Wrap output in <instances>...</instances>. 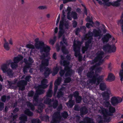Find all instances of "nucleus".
Masks as SVG:
<instances>
[{
    "mask_svg": "<svg viewBox=\"0 0 123 123\" xmlns=\"http://www.w3.org/2000/svg\"><path fill=\"white\" fill-rule=\"evenodd\" d=\"M39 39L37 38L35 39V47L37 49H40V52L42 54L40 56V59H42L41 64L40 66L39 69L40 71L43 72L44 70V75L45 77H48L51 73V69L45 67L48 66L49 64V60L45 59L49 55V52L50 51V47L48 46L45 44L44 42L41 41H39Z\"/></svg>",
    "mask_w": 123,
    "mask_h": 123,
    "instance_id": "1",
    "label": "nucleus"
},
{
    "mask_svg": "<svg viewBox=\"0 0 123 123\" xmlns=\"http://www.w3.org/2000/svg\"><path fill=\"white\" fill-rule=\"evenodd\" d=\"M66 58L68 60H64V57L63 56H61V60L60 63L61 65L65 66V68L64 70H62L60 71V74L61 76H62L65 71H66L65 76L66 77H67L73 75L74 73V72L70 69L71 67L69 66V61L71 59L70 56L67 55Z\"/></svg>",
    "mask_w": 123,
    "mask_h": 123,
    "instance_id": "2",
    "label": "nucleus"
},
{
    "mask_svg": "<svg viewBox=\"0 0 123 123\" xmlns=\"http://www.w3.org/2000/svg\"><path fill=\"white\" fill-rule=\"evenodd\" d=\"M48 81L47 79H44L41 81V84L38 86L36 88V92L33 97V103L34 105H38L39 102V95L43 93L44 92L43 89L47 87L48 85L47 84Z\"/></svg>",
    "mask_w": 123,
    "mask_h": 123,
    "instance_id": "3",
    "label": "nucleus"
},
{
    "mask_svg": "<svg viewBox=\"0 0 123 123\" xmlns=\"http://www.w3.org/2000/svg\"><path fill=\"white\" fill-rule=\"evenodd\" d=\"M52 85H50L49 89L47 92L46 96L45 97L43 98L44 99V103L49 105V107H53L54 108H55L58 104V101L56 100H54L52 99L51 100L48 97L51 98L52 97Z\"/></svg>",
    "mask_w": 123,
    "mask_h": 123,
    "instance_id": "4",
    "label": "nucleus"
},
{
    "mask_svg": "<svg viewBox=\"0 0 123 123\" xmlns=\"http://www.w3.org/2000/svg\"><path fill=\"white\" fill-rule=\"evenodd\" d=\"M100 108L101 110H99V111L103 114L105 121L109 122L111 119L110 117H108L113 115V113L116 111L115 108L112 106H110L109 108V112H108L107 109L102 106L100 107Z\"/></svg>",
    "mask_w": 123,
    "mask_h": 123,
    "instance_id": "5",
    "label": "nucleus"
},
{
    "mask_svg": "<svg viewBox=\"0 0 123 123\" xmlns=\"http://www.w3.org/2000/svg\"><path fill=\"white\" fill-rule=\"evenodd\" d=\"M65 11L63 10L62 11L63 15L62 16V20L60 21L59 26V29L60 30L59 32V38L61 36L63 33V26H64L66 28L68 29L69 27V23L68 21H67L65 19Z\"/></svg>",
    "mask_w": 123,
    "mask_h": 123,
    "instance_id": "6",
    "label": "nucleus"
},
{
    "mask_svg": "<svg viewBox=\"0 0 123 123\" xmlns=\"http://www.w3.org/2000/svg\"><path fill=\"white\" fill-rule=\"evenodd\" d=\"M62 108V105L60 104L58 106L57 110V111L54 113L52 116V120L51 123H59L61 121V117L60 111Z\"/></svg>",
    "mask_w": 123,
    "mask_h": 123,
    "instance_id": "7",
    "label": "nucleus"
},
{
    "mask_svg": "<svg viewBox=\"0 0 123 123\" xmlns=\"http://www.w3.org/2000/svg\"><path fill=\"white\" fill-rule=\"evenodd\" d=\"M31 77L30 76L28 75L26 76L25 78L26 81L24 80H21L18 82L17 86L19 87V89L24 90L25 88V86L27 84V81H29Z\"/></svg>",
    "mask_w": 123,
    "mask_h": 123,
    "instance_id": "8",
    "label": "nucleus"
},
{
    "mask_svg": "<svg viewBox=\"0 0 123 123\" xmlns=\"http://www.w3.org/2000/svg\"><path fill=\"white\" fill-rule=\"evenodd\" d=\"M103 49L105 52L111 53L115 52L116 48L114 45L111 46L107 44L103 46Z\"/></svg>",
    "mask_w": 123,
    "mask_h": 123,
    "instance_id": "9",
    "label": "nucleus"
},
{
    "mask_svg": "<svg viewBox=\"0 0 123 123\" xmlns=\"http://www.w3.org/2000/svg\"><path fill=\"white\" fill-rule=\"evenodd\" d=\"M1 69L4 73H6L7 75L9 77H12L13 75V73L12 70L10 69H7V65L6 64H4L2 65L1 66Z\"/></svg>",
    "mask_w": 123,
    "mask_h": 123,
    "instance_id": "10",
    "label": "nucleus"
},
{
    "mask_svg": "<svg viewBox=\"0 0 123 123\" xmlns=\"http://www.w3.org/2000/svg\"><path fill=\"white\" fill-rule=\"evenodd\" d=\"M122 100V98L119 97L114 96L111 99V103L113 106H115L121 103Z\"/></svg>",
    "mask_w": 123,
    "mask_h": 123,
    "instance_id": "11",
    "label": "nucleus"
},
{
    "mask_svg": "<svg viewBox=\"0 0 123 123\" xmlns=\"http://www.w3.org/2000/svg\"><path fill=\"white\" fill-rule=\"evenodd\" d=\"M104 52L102 51H99L96 53V56L94 60L92 61V63H95L98 61L102 59L104 54Z\"/></svg>",
    "mask_w": 123,
    "mask_h": 123,
    "instance_id": "12",
    "label": "nucleus"
},
{
    "mask_svg": "<svg viewBox=\"0 0 123 123\" xmlns=\"http://www.w3.org/2000/svg\"><path fill=\"white\" fill-rule=\"evenodd\" d=\"M60 44L62 46V50L63 53L64 54H67L68 53V50L66 49L64 46V44L66 46L68 45V44L67 41L64 38H63L62 39V41H61L60 42Z\"/></svg>",
    "mask_w": 123,
    "mask_h": 123,
    "instance_id": "13",
    "label": "nucleus"
},
{
    "mask_svg": "<svg viewBox=\"0 0 123 123\" xmlns=\"http://www.w3.org/2000/svg\"><path fill=\"white\" fill-rule=\"evenodd\" d=\"M91 43V40L88 39L87 41L85 43V46H83L81 48V52L82 54H84L86 51L89 47V45Z\"/></svg>",
    "mask_w": 123,
    "mask_h": 123,
    "instance_id": "14",
    "label": "nucleus"
},
{
    "mask_svg": "<svg viewBox=\"0 0 123 123\" xmlns=\"http://www.w3.org/2000/svg\"><path fill=\"white\" fill-rule=\"evenodd\" d=\"M62 79L61 77H58L55 81L54 83V96H55L58 89V86L60 84Z\"/></svg>",
    "mask_w": 123,
    "mask_h": 123,
    "instance_id": "15",
    "label": "nucleus"
},
{
    "mask_svg": "<svg viewBox=\"0 0 123 123\" xmlns=\"http://www.w3.org/2000/svg\"><path fill=\"white\" fill-rule=\"evenodd\" d=\"M111 94V93L109 90H107L102 93V95L104 100H107L109 99L110 96Z\"/></svg>",
    "mask_w": 123,
    "mask_h": 123,
    "instance_id": "16",
    "label": "nucleus"
},
{
    "mask_svg": "<svg viewBox=\"0 0 123 123\" xmlns=\"http://www.w3.org/2000/svg\"><path fill=\"white\" fill-rule=\"evenodd\" d=\"M101 31L99 28L98 30L94 29L91 33L93 34V36L95 37H97L101 36Z\"/></svg>",
    "mask_w": 123,
    "mask_h": 123,
    "instance_id": "17",
    "label": "nucleus"
},
{
    "mask_svg": "<svg viewBox=\"0 0 123 123\" xmlns=\"http://www.w3.org/2000/svg\"><path fill=\"white\" fill-rule=\"evenodd\" d=\"M80 115L81 117H83L84 115L87 114L88 112V110L87 108L85 106L82 107L80 109Z\"/></svg>",
    "mask_w": 123,
    "mask_h": 123,
    "instance_id": "18",
    "label": "nucleus"
},
{
    "mask_svg": "<svg viewBox=\"0 0 123 123\" xmlns=\"http://www.w3.org/2000/svg\"><path fill=\"white\" fill-rule=\"evenodd\" d=\"M65 88V87L63 86L60 89H59L57 95V97L58 98H60L63 96Z\"/></svg>",
    "mask_w": 123,
    "mask_h": 123,
    "instance_id": "19",
    "label": "nucleus"
},
{
    "mask_svg": "<svg viewBox=\"0 0 123 123\" xmlns=\"http://www.w3.org/2000/svg\"><path fill=\"white\" fill-rule=\"evenodd\" d=\"M79 123H94L93 119L88 117L84 118L83 121H80Z\"/></svg>",
    "mask_w": 123,
    "mask_h": 123,
    "instance_id": "20",
    "label": "nucleus"
},
{
    "mask_svg": "<svg viewBox=\"0 0 123 123\" xmlns=\"http://www.w3.org/2000/svg\"><path fill=\"white\" fill-rule=\"evenodd\" d=\"M24 62L26 64V65L23 68V72L25 74L27 72V69L31 67V64H29L27 62V59L25 58L24 59Z\"/></svg>",
    "mask_w": 123,
    "mask_h": 123,
    "instance_id": "21",
    "label": "nucleus"
},
{
    "mask_svg": "<svg viewBox=\"0 0 123 123\" xmlns=\"http://www.w3.org/2000/svg\"><path fill=\"white\" fill-rule=\"evenodd\" d=\"M111 37V36L109 33L104 35L102 38V40L103 43H107L109 40V39Z\"/></svg>",
    "mask_w": 123,
    "mask_h": 123,
    "instance_id": "22",
    "label": "nucleus"
},
{
    "mask_svg": "<svg viewBox=\"0 0 123 123\" xmlns=\"http://www.w3.org/2000/svg\"><path fill=\"white\" fill-rule=\"evenodd\" d=\"M98 74H95V75H93L91 79H89L88 80L89 83L91 84H95L96 83L97 77V76H98Z\"/></svg>",
    "mask_w": 123,
    "mask_h": 123,
    "instance_id": "23",
    "label": "nucleus"
},
{
    "mask_svg": "<svg viewBox=\"0 0 123 123\" xmlns=\"http://www.w3.org/2000/svg\"><path fill=\"white\" fill-rule=\"evenodd\" d=\"M23 59V57L21 55H18L17 56L15 57L13 61L15 63H18Z\"/></svg>",
    "mask_w": 123,
    "mask_h": 123,
    "instance_id": "24",
    "label": "nucleus"
},
{
    "mask_svg": "<svg viewBox=\"0 0 123 123\" xmlns=\"http://www.w3.org/2000/svg\"><path fill=\"white\" fill-rule=\"evenodd\" d=\"M19 119L21 121L20 123H25V122L27 121V118L26 116L24 114H22L19 118Z\"/></svg>",
    "mask_w": 123,
    "mask_h": 123,
    "instance_id": "25",
    "label": "nucleus"
},
{
    "mask_svg": "<svg viewBox=\"0 0 123 123\" xmlns=\"http://www.w3.org/2000/svg\"><path fill=\"white\" fill-rule=\"evenodd\" d=\"M80 43V45H81V43L79 41L77 40V57H78V60L79 62H81L83 59V57L81 54H79L78 51V46L79 44Z\"/></svg>",
    "mask_w": 123,
    "mask_h": 123,
    "instance_id": "26",
    "label": "nucleus"
},
{
    "mask_svg": "<svg viewBox=\"0 0 123 123\" xmlns=\"http://www.w3.org/2000/svg\"><path fill=\"white\" fill-rule=\"evenodd\" d=\"M115 77L114 75L111 73L109 74L108 77V80L109 81H112L114 80Z\"/></svg>",
    "mask_w": 123,
    "mask_h": 123,
    "instance_id": "27",
    "label": "nucleus"
},
{
    "mask_svg": "<svg viewBox=\"0 0 123 123\" xmlns=\"http://www.w3.org/2000/svg\"><path fill=\"white\" fill-rule=\"evenodd\" d=\"M99 86L100 89L102 91H105L106 88V85L104 82L100 83Z\"/></svg>",
    "mask_w": 123,
    "mask_h": 123,
    "instance_id": "28",
    "label": "nucleus"
},
{
    "mask_svg": "<svg viewBox=\"0 0 123 123\" xmlns=\"http://www.w3.org/2000/svg\"><path fill=\"white\" fill-rule=\"evenodd\" d=\"M74 100H69L68 103H67L66 104L68 108H71L74 105Z\"/></svg>",
    "mask_w": 123,
    "mask_h": 123,
    "instance_id": "29",
    "label": "nucleus"
},
{
    "mask_svg": "<svg viewBox=\"0 0 123 123\" xmlns=\"http://www.w3.org/2000/svg\"><path fill=\"white\" fill-rule=\"evenodd\" d=\"M73 48L74 51L75 52L74 55L76 57H77V44L76 42L74 41L73 45Z\"/></svg>",
    "mask_w": 123,
    "mask_h": 123,
    "instance_id": "30",
    "label": "nucleus"
},
{
    "mask_svg": "<svg viewBox=\"0 0 123 123\" xmlns=\"http://www.w3.org/2000/svg\"><path fill=\"white\" fill-rule=\"evenodd\" d=\"M5 43L4 44V46L5 49L7 50H9L10 49V47L9 45V43L6 41V39H4Z\"/></svg>",
    "mask_w": 123,
    "mask_h": 123,
    "instance_id": "31",
    "label": "nucleus"
},
{
    "mask_svg": "<svg viewBox=\"0 0 123 123\" xmlns=\"http://www.w3.org/2000/svg\"><path fill=\"white\" fill-rule=\"evenodd\" d=\"M40 118L42 120H45L47 122L49 121V117L48 116H43L42 115H41L40 116Z\"/></svg>",
    "mask_w": 123,
    "mask_h": 123,
    "instance_id": "32",
    "label": "nucleus"
},
{
    "mask_svg": "<svg viewBox=\"0 0 123 123\" xmlns=\"http://www.w3.org/2000/svg\"><path fill=\"white\" fill-rule=\"evenodd\" d=\"M24 113L25 114L29 116H32L33 115V113L30 111L28 109L25 110V111Z\"/></svg>",
    "mask_w": 123,
    "mask_h": 123,
    "instance_id": "33",
    "label": "nucleus"
},
{
    "mask_svg": "<svg viewBox=\"0 0 123 123\" xmlns=\"http://www.w3.org/2000/svg\"><path fill=\"white\" fill-rule=\"evenodd\" d=\"M96 79V81H97V84L98 85L100 82H101L103 81V76L101 75L97 77Z\"/></svg>",
    "mask_w": 123,
    "mask_h": 123,
    "instance_id": "34",
    "label": "nucleus"
},
{
    "mask_svg": "<svg viewBox=\"0 0 123 123\" xmlns=\"http://www.w3.org/2000/svg\"><path fill=\"white\" fill-rule=\"evenodd\" d=\"M81 6L84 7V8L83 10V15L85 14L86 16L87 15V10L85 6L83 3L81 4Z\"/></svg>",
    "mask_w": 123,
    "mask_h": 123,
    "instance_id": "35",
    "label": "nucleus"
},
{
    "mask_svg": "<svg viewBox=\"0 0 123 123\" xmlns=\"http://www.w3.org/2000/svg\"><path fill=\"white\" fill-rule=\"evenodd\" d=\"M44 107V105L43 104L41 103L40 105H38V110H37V111L38 112H41L42 111L43 107Z\"/></svg>",
    "mask_w": 123,
    "mask_h": 123,
    "instance_id": "36",
    "label": "nucleus"
},
{
    "mask_svg": "<svg viewBox=\"0 0 123 123\" xmlns=\"http://www.w3.org/2000/svg\"><path fill=\"white\" fill-rule=\"evenodd\" d=\"M86 27L84 26H81L80 27V29L77 27V32L79 30H80V31H82L83 32L85 33L86 31ZM78 35V33L77 32V36Z\"/></svg>",
    "mask_w": 123,
    "mask_h": 123,
    "instance_id": "37",
    "label": "nucleus"
},
{
    "mask_svg": "<svg viewBox=\"0 0 123 123\" xmlns=\"http://www.w3.org/2000/svg\"><path fill=\"white\" fill-rule=\"evenodd\" d=\"M27 106L28 107L30 108L32 111H33L35 109L34 106L32 103L28 102H27Z\"/></svg>",
    "mask_w": 123,
    "mask_h": 123,
    "instance_id": "38",
    "label": "nucleus"
},
{
    "mask_svg": "<svg viewBox=\"0 0 123 123\" xmlns=\"http://www.w3.org/2000/svg\"><path fill=\"white\" fill-rule=\"evenodd\" d=\"M94 71H90L87 74V76L88 78H91L94 75Z\"/></svg>",
    "mask_w": 123,
    "mask_h": 123,
    "instance_id": "39",
    "label": "nucleus"
},
{
    "mask_svg": "<svg viewBox=\"0 0 123 123\" xmlns=\"http://www.w3.org/2000/svg\"><path fill=\"white\" fill-rule=\"evenodd\" d=\"M59 70V68L57 67H54L53 68V71L52 73L53 76H54L57 74Z\"/></svg>",
    "mask_w": 123,
    "mask_h": 123,
    "instance_id": "40",
    "label": "nucleus"
},
{
    "mask_svg": "<svg viewBox=\"0 0 123 123\" xmlns=\"http://www.w3.org/2000/svg\"><path fill=\"white\" fill-rule=\"evenodd\" d=\"M26 47L28 48L31 49L30 53V54H31L33 52V49H34L35 47L34 46L31 44H28L26 45Z\"/></svg>",
    "mask_w": 123,
    "mask_h": 123,
    "instance_id": "41",
    "label": "nucleus"
},
{
    "mask_svg": "<svg viewBox=\"0 0 123 123\" xmlns=\"http://www.w3.org/2000/svg\"><path fill=\"white\" fill-rule=\"evenodd\" d=\"M61 117H62L65 119L68 117V114L67 112L66 111H64L61 113Z\"/></svg>",
    "mask_w": 123,
    "mask_h": 123,
    "instance_id": "42",
    "label": "nucleus"
},
{
    "mask_svg": "<svg viewBox=\"0 0 123 123\" xmlns=\"http://www.w3.org/2000/svg\"><path fill=\"white\" fill-rule=\"evenodd\" d=\"M71 8L70 7H68L67 8V10L66 11V12H67V18H68L69 20H72V18H71L69 16V15L70 13V11H71Z\"/></svg>",
    "mask_w": 123,
    "mask_h": 123,
    "instance_id": "43",
    "label": "nucleus"
},
{
    "mask_svg": "<svg viewBox=\"0 0 123 123\" xmlns=\"http://www.w3.org/2000/svg\"><path fill=\"white\" fill-rule=\"evenodd\" d=\"M31 123H41L40 120L38 119H33L31 120Z\"/></svg>",
    "mask_w": 123,
    "mask_h": 123,
    "instance_id": "44",
    "label": "nucleus"
},
{
    "mask_svg": "<svg viewBox=\"0 0 123 123\" xmlns=\"http://www.w3.org/2000/svg\"><path fill=\"white\" fill-rule=\"evenodd\" d=\"M56 41V37L54 36L53 39L51 38L49 41V43L53 45L54 44Z\"/></svg>",
    "mask_w": 123,
    "mask_h": 123,
    "instance_id": "45",
    "label": "nucleus"
},
{
    "mask_svg": "<svg viewBox=\"0 0 123 123\" xmlns=\"http://www.w3.org/2000/svg\"><path fill=\"white\" fill-rule=\"evenodd\" d=\"M11 66L12 69H14L17 67V63H15L14 62H12L11 63Z\"/></svg>",
    "mask_w": 123,
    "mask_h": 123,
    "instance_id": "46",
    "label": "nucleus"
},
{
    "mask_svg": "<svg viewBox=\"0 0 123 123\" xmlns=\"http://www.w3.org/2000/svg\"><path fill=\"white\" fill-rule=\"evenodd\" d=\"M17 80L16 79H15L13 81H8V83L9 85L11 86H12L13 85L15 84L17 82Z\"/></svg>",
    "mask_w": 123,
    "mask_h": 123,
    "instance_id": "47",
    "label": "nucleus"
},
{
    "mask_svg": "<svg viewBox=\"0 0 123 123\" xmlns=\"http://www.w3.org/2000/svg\"><path fill=\"white\" fill-rule=\"evenodd\" d=\"M73 97H74L75 98L76 101H77V92L75 91V93L73 95H70L68 96L69 98H71Z\"/></svg>",
    "mask_w": 123,
    "mask_h": 123,
    "instance_id": "48",
    "label": "nucleus"
},
{
    "mask_svg": "<svg viewBox=\"0 0 123 123\" xmlns=\"http://www.w3.org/2000/svg\"><path fill=\"white\" fill-rule=\"evenodd\" d=\"M119 75L120 78V80L122 81L123 80V70H120Z\"/></svg>",
    "mask_w": 123,
    "mask_h": 123,
    "instance_id": "49",
    "label": "nucleus"
},
{
    "mask_svg": "<svg viewBox=\"0 0 123 123\" xmlns=\"http://www.w3.org/2000/svg\"><path fill=\"white\" fill-rule=\"evenodd\" d=\"M120 5V3L118 1H116L112 2V6H113L118 7Z\"/></svg>",
    "mask_w": 123,
    "mask_h": 123,
    "instance_id": "50",
    "label": "nucleus"
},
{
    "mask_svg": "<svg viewBox=\"0 0 123 123\" xmlns=\"http://www.w3.org/2000/svg\"><path fill=\"white\" fill-rule=\"evenodd\" d=\"M79 92L77 91V103H80L81 102L82 98L81 97L79 96Z\"/></svg>",
    "mask_w": 123,
    "mask_h": 123,
    "instance_id": "51",
    "label": "nucleus"
},
{
    "mask_svg": "<svg viewBox=\"0 0 123 123\" xmlns=\"http://www.w3.org/2000/svg\"><path fill=\"white\" fill-rule=\"evenodd\" d=\"M71 15L74 19L77 18V15L76 13L74 12H72L71 13Z\"/></svg>",
    "mask_w": 123,
    "mask_h": 123,
    "instance_id": "52",
    "label": "nucleus"
},
{
    "mask_svg": "<svg viewBox=\"0 0 123 123\" xmlns=\"http://www.w3.org/2000/svg\"><path fill=\"white\" fill-rule=\"evenodd\" d=\"M92 32H89L87 34V35L89 37V39H90L91 40V42H92V36H93V34L91 33Z\"/></svg>",
    "mask_w": 123,
    "mask_h": 123,
    "instance_id": "53",
    "label": "nucleus"
},
{
    "mask_svg": "<svg viewBox=\"0 0 123 123\" xmlns=\"http://www.w3.org/2000/svg\"><path fill=\"white\" fill-rule=\"evenodd\" d=\"M34 93V92L33 91H29L28 93V96L29 97H32L33 96Z\"/></svg>",
    "mask_w": 123,
    "mask_h": 123,
    "instance_id": "54",
    "label": "nucleus"
},
{
    "mask_svg": "<svg viewBox=\"0 0 123 123\" xmlns=\"http://www.w3.org/2000/svg\"><path fill=\"white\" fill-rule=\"evenodd\" d=\"M104 104L105 106L106 107H109L110 106H111V104L110 102L108 101H106L104 103Z\"/></svg>",
    "mask_w": 123,
    "mask_h": 123,
    "instance_id": "55",
    "label": "nucleus"
},
{
    "mask_svg": "<svg viewBox=\"0 0 123 123\" xmlns=\"http://www.w3.org/2000/svg\"><path fill=\"white\" fill-rule=\"evenodd\" d=\"M38 8L40 10H43L47 9V7L46 6H39Z\"/></svg>",
    "mask_w": 123,
    "mask_h": 123,
    "instance_id": "56",
    "label": "nucleus"
},
{
    "mask_svg": "<svg viewBox=\"0 0 123 123\" xmlns=\"http://www.w3.org/2000/svg\"><path fill=\"white\" fill-rule=\"evenodd\" d=\"M18 116L17 115H15L13 116V113H12V115L11 116V117L12 118L13 121Z\"/></svg>",
    "mask_w": 123,
    "mask_h": 123,
    "instance_id": "57",
    "label": "nucleus"
},
{
    "mask_svg": "<svg viewBox=\"0 0 123 123\" xmlns=\"http://www.w3.org/2000/svg\"><path fill=\"white\" fill-rule=\"evenodd\" d=\"M27 62L29 64H30L31 63V65H32V63L33 62V60L31 58V57H29V60L28 61H27Z\"/></svg>",
    "mask_w": 123,
    "mask_h": 123,
    "instance_id": "58",
    "label": "nucleus"
},
{
    "mask_svg": "<svg viewBox=\"0 0 123 123\" xmlns=\"http://www.w3.org/2000/svg\"><path fill=\"white\" fill-rule=\"evenodd\" d=\"M63 3L65 4L69 2H74L76 0H63Z\"/></svg>",
    "mask_w": 123,
    "mask_h": 123,
    "instance_id": "59",
    "label": "nucleus"
},
{
    "mask_svg": "<svg viewBox=\"0 0 123 123\" xmlns=\"http://www.w3.org/2000/svg\"><path fill=\"white\" fill-rule=\"evenodd\" d=\"M96 67V66L95 65L91 67L90 68V71H94L93 70L95 69Z\"/></svg>",
    "mask_w": 123,
    "mask_h": 123,
    "instance_id": "60",
    "label": "nucleus"
},
{
    "mask_svg": "<svg viewBox=\"0 0 123 123\" xmlns=\"http://www.w3.org/2000/svg\"><path fill=\"white\" fill-rule=\"evenodd\" d=\"M71 80V79L69 77L67 78L65 80L64 82L65 83H68Z\"/></svg>",
    "mask_w": 123,
    "mask_h": 123,
    "instance_id": "61",
    "label": "nucleus"
},
{
    "mask_svg": "<svg viewBox=\"0 0 123 123\" xmlns=\"http://www.w3.org/2000/svg\"><path fill=\"white\" fill-rule=\"evenodd\" d=\"M86 26L89 29L90 28V26L93 27V25L91 24L87 23L86 24Z\"/></svg>",
    "mask_w": 123,
    "mask_h": 123,
    "instance_id": "62",
    "label": "nucleus"
},
{
    "mask_svg": "<svg viewBox=\"0 0 123 123\" xmlns=\"http://www.w3.org/2000/svg\"><path fill=\"white\" fill-rule=\"evenodd\" d=\"M86 21L87 22H91L92 21V20L91 19L90 17L89 16H87L86 19Z\"/></svg>",
    "mask_w": 123,
    "mask_h": 123,
    "instance_id": "63",
    "label": "nucleus"
},
{
    "mask_svg": "<svg viewBox=\"0 0 123 123\" xmlns=\"http://www.w3.org/2000/svg\"><path fill=\"white\" fill-rule=\"evenodd\" d=\"M1 100L2 101L5 102L6 100V97L5 96H3L1 98Z\"/></svg>",
    "mask_w": 123,
    "mask_h": 123,
    "instance_id": "64",
    "label": "nucleus"
}]
</instances>
